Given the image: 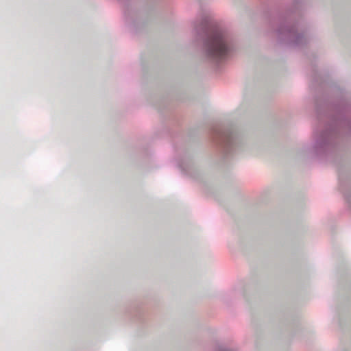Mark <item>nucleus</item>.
<instances>
[{
    "label": "nucleus",
    "mask_w": 351,
    "mask_h": 351,
    "mask_svg": "<svg viewBox=\"0 0 351 351\" xmlns=\"http://www.w3.org/2000/svg\"><path fill=\"white\" fill-rule=\"evenodd\" d=\"M194 30L197 35L206 34L202 52L205 57L213 61L224 59L232 50L231 39L227 31L215 27L208 16L197 20L194 23Z\"/></svg>",
    "instance_id": "nucleus-1"
},
{
    "label": "nucleus",
    "mask_w": 351,
    "mask_h": 351,
    "mask_svg": "<svg viewBox=\"0 0 351 351\" xmlns=\"http://www.w3.org/2000/svg\"><path fill=\"white\" fill-rule=\"evenodd\" d=\"M277 32L280 39L288 38L293 45H299L306 41L302 34H296L293 27L287 25L280 26Z\"/></svg>",
    "instance_id": "nucleus-2"
}]
</instances>
